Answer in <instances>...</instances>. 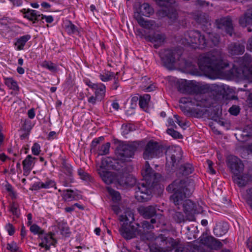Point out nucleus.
Segmentation results:
<instances>
[{
    "instance_id": "1",
    "label": "nucleus",
    "mask_w": 252,
    "mask_h": 252,
    "mask_svg": "<svg viewBox=\"0 0 252 252\" xmlns=\"http://www.w3.org/2000/svg\"><path fill=\"white\" fill-rule=\"evenodd\" d=\"M142 182L136 187V198L139 201L146 202L151 199L153 189L158 182L159 174H157L146 161L141 170Z\"/></svg>"
},
{
    "instance_id": "2",
    "label": "nucleus",
    "mask_w": 252,
    "mask_h": 252,
    "mask_svg": "<svg viewBox=\"0 0 252 252\" xmlns=\"http://www.w3.org/2000/svg\"><path fill=\"white\" fill-rule=\"evenodd\" d=\"M223 58V56L220 51L214 50L199 57V67L208 75H214L222 72L229 66L228 62L224 61Z\"/></svg>"
},
{
    "instance_id": "3",
    "label": "nucleus",
    "mask_w": 252,
    "mask_h": 252,
    "mask_svg": "<svg viewBox=\"0 0 252 252\" xmlns=\"http://www.w3.org/2000/svg\"><path fill=\"white\" fill-rule=\"evenodd\" d=\"M193 183H188L185 180L177 179L169 185L166 191L172 193L169 199L176 206L182 205L185 199L189 197L194 191Z\"/></svg>"
},
{
    "instance_id": "4",
    "label": "nucleus",
    "mask_w": 252,
    "mask_h": 252,
    "mask_svg": "<svg viewBox=\"0 0 252 252\" xmlns=\"http://www.w3.org/2000/svg\"><path fill=\"white\" fill-rule=\"evenodd\" d=\"M180 90L183 93L190 94H195L189 97H182L180 100V102L183 104L190 103L193 105L199 106V102L201 101L202 89L201 87L195 84L192 81L182 83L179 86Z\"/></svg>"
},
{
    "instance_id": "5",
    "label": "nucleus",
    "mask_w": 252,
    "mask_h": 252,
    "mask_svg": "<svg viewBox=\"0 0 252 252\" xmlns=\"http://www.w3.org/2000/svg\"><path fill=\"white\" fill-rule=\"evenodd\" d=\"M183 41L194 47L203 48L208 45V40L204 35L198 30L187 31L184 34Z\"/></svg>"
},
{
    "instance_id": "6",
    "label": "nucleus",
    "mask_w": 252,
    "mask_h": 252,
    "mask_svg": "<svg viewBox=\"0 0 252 252\" xmlns=\"http://www.w3.org/2000/svg\"><path fill=\"white\" fill-rule=\"evenodd\" d=\"M166 166L175 170L182 162L183 152L180 147L169 148L165 152Z\"/></svg>"
},
{
    "instance_id": "7",
    "label": "nucleus",
    "mask_w": 252,
    "mask_h": 252,
    "mask_svg": "<svg viewBox=\"0 0 252 252\" xmlns=\"http://www.w3.org/2000/svg\"><path fill=\"white\" fill-rule=\"evenodd\" d=\"M153 12L154 10L153 8L148 3H144L141 5L140 12L135 13L134 17L140 26L145 29H150L154 26V22L153 21L145 20L144 18L141 16V15L146 17H149Z\"/></svg>"
},
{
    "instance_id": "8",
    "label": "nucleus",
    "mask_w": 252,
    "mask_h": 252,
    "mask_svg": "<svg viewBox=\"0 0 252 252\" xmlns=\"http://www.w3.org/2000/svg\"><path fill=\"white\" fill-rule=\"evenodd\" d=\"M160 56L166 66H170L179 60L182 51L177 49H164L159 52Z\"/></svg>"
},
{
    "instance_id": "9",
    "label": "nucleus",
    "mask_w": 252,
    "mask_h": 252,
    "mask_svg": "<svg viewBox=\"0 0 252 252\" xmlns=\"http://www.w3.org/2000/svg\"><path fill=\"white\" fill-rule=\"evenodd\" d=\"M162 152V146L158 142L149 141L146 145L143 154L145 159L153 158L159 156Z\"/></svg>"
},
{
    "instance_id": "10",
    "label": "nucleus",
    "mask_w": 252,
    "mask_h": 252,
    "mask_svg": "<svg viewBox=\"0 0 252 252\" xmlns=\"http://www.w3.org/2000/svg\"><path fill=\"white\" fill-rule=\"evenodd\" d=\"M135 150L136 148L133 145H120L115 152L117 159L122 162L128 161L129 158L134 156Z\"/></svg>"
},
{
    "instance_id": "11",
    "label": "nucleus",
    "mask_w": 252,
    "mask_h": 252,
    "mask_svg": "<svg viewBox=\"0 0 252 252\" xmlns=\"http://www.w3.org/2000/svg\"><path fill=\"white\" fill-rule=\"evenodd\" d=\"M157 15L159 18L167 17L169 25H173L178 21V12L173 5L158 10Z\"/></svg>"
},
{
    "instance_id": "12",
    "label": "nucleus",
    "mask_w": 252,
    "mask_h": 252,
    "mask_svg": "<svg viewBox=\"0 0 252 252\" xmlns=\"http://www.w3.org/2000/svg\"><path fill=\"white\" fill-rule=\"evenodd\" d=\"M227 165L234 176L242 174L244 170V165L241 159L234 156L227 157Z\"/></svg>"
},
{
    "instance_id": "13",
    "label": "nucleus",
    "mask_w": 252,
    "mask_h": 252,
    "mask_svg": "<svg viewBox=\"0 0 252 252\" xmlns=\"http://www.w3.org/2000/svg\"><path fill=\"white\" fill-rule=\"evenodd\" d=\"M142 222L140 224L135 222L132 223L129 231H126L123 234V237L126 239H131L136 237L137 236L143 237L147 234L145 229H143Z\"/></svg>"
},
{
    "instance_id": "14",
    "label": "nucleus",
    "mask_w": 252,
    "mask_h": 252,
    "mask_svg": "<svg viewBox=\"0 0 252 252\" xmlns=\"http://www.w3.org/2000/svg\"><path fill=\"white\" fill-rule=\"evenodd\" d=\"M120 220L124 221L122 227L120 229V231L123 237V234L126 233V231H129L132 223H135L134 215L131 212H128L126 213L125 215L120 216Z\"/></svg>"
},
{
    "instance_id": "15",
    "label": "nucleus",
    "mask_w": 252,
    "mask_h": 252,
    "mask_svg": "<svg viewBox=\"0 0 252 252\" xmlns=\"http://www.w3.org/2000/svg\"><path fill=\"white\" fill-rule=\"evenodd\" d=\"M216 24L218 29H224L226 33L232 36L233 33L232 20L230 16L221 17L216 20Z\"/></svg>"
},
{
    "instance_id": "16",
    "label": "nucleus",
    "mask_w": 252,
    "mask_h": 252,
    "mask_svg": "<svg viewBox=\"0 0 252 252\" xmlns=\"http://www.w3.org/2000/svg\"><path fill=\"white\" fill-rule=\"evenodd\" d=\"M61 170L68 177V178L65 179L63 182V185L65 187L71 186L70 183L73 182V179L72 178L73 169L71 166L67 163L65 159H62Z\"/></svg>"
},
{
    "instance_id": "17",
    "label": "nucleus",
    "mask_w": 252,
    "mask_h": 252,
    "mask_svg": "<svg viewBox=\"0 0 252 252\" xmlns=\"http://www.w3.org/2000/svg\"><path fill=\"white\" fill-rule=\"evenodd\" d=\"M170 215L173 220L177 223H184L187 220L194 221L195 220L194 215L186 214L185 216L183 212L175 210L170 211Z\"/></svg>"
},
{
    "instance_id": "18",
    "label": "nucleus",
    "mask_w": 252,
    "mask_h": 252,
    "mask_svg": "<svg viewBox=\"0 0 252 252\" xmlns=\"http://www.w3.org/2000/svg\"><path fill=\"white\" fill-rule=\"evenodd\" d=\"M200 242L208 248L216 250L220 249L222 246V243L220 241L212 236L207 235H202L200 237Z\"/></svg>"
},
{
    "instance_id": "19",
    "label": "nucleus",
    "mask_w": 252,
    "mask_h": 252,
    "mask_svg": "<svg viewBox=\"0 0 252 252\" xmlns=\"http://www.w3.org/2000/svg\"><path fill=\"white\" fill-rule=\"evenodd\" d=\"M157 205H149L147 206H140L138 209L140 215L145 219H153L157 216Z\"/></svg>"
},
{
    "instance_id": "20",
    "label": "nucleus",
    "mask_w": 252,
    "mask_h": 252,
    "mask_svg": "<svg viewBox=\"0 0 252 252\" xmlns=\"http://www.w3.org/2000/svg\"><path fill=\"white\" fill-rule=\"evenodd\" d=\"M166 38L165 34L160 33H154L152 35L145 37L147 41L154 44V47L156 49L161 46L164 43Z\"/></svg>"
},
{
    "instance_id": "21",
    "label": "nucleus",
    "mask_w": 252,
    "mask_h": 252,
    "mask_svg": "<svg viewBox=\"0 0 252 252\" xmlns=\"http://www.w3.org/2000/svg\"><path fill=\"white\" fill-rule=\"evenodd\" d=\"M118 182L122 187L128 188L133 186L136 182V180L131 175L126 173L120 175Z\"/></svg>"
},
{
    "instance_id": "22",
    "label": "nucleus",
    "mask_w": 252,
    "mask_h": 252,
    "mask_svg": "<svg viewBox=\"0 0 252 252\" xmlns=\"http://www.w3.org/2000/svg\"><path fill=\"white\" fill-rule=\"evenodd\" d=\"M54 188L56 189V183L54 181L49 179H47L46 181L43 183L41 182H37L34 183L32 186V190H39L41 189H50Z\"/></svg>"
},
{
    "instance_id": "23",
    "label": "nucleus",
    "mask_w": 252,
    "mask_h": 252,
    "mask_svg": "<svg viewBox=\"0 0 252 252\" xmlns=\"http://www.w3.org/2000/svg\"><path fill=\"white\" fill-rule=\"evenodd\" d=\"M170 246L165 250V252H189L188 249L172 238L168 240Z\"/></svg>"
},
{
    "instance_id": "24",
    "label": "nucleus",
    "mask_w": 252,
    "mask_h": 252,
    "mask_svg": "<svg viewBox=\"0 0 252 252\" xmlns=\"http://www.w3.org/2000/svg\"><path fill=\"white\" fill-rule=\"evenodd\" d=\"M227 49L228 53L232 55H242L245 52V46L237 42L230 43Z\"/></svg>"
},
{
    "instance_id": "25",
    "label": "nucleus",
    "mask_w": 252,
    "mask_h": 252,
    "mask_svg": "<svg viewBox=\"0 0 252 252\" xmlns=\"http://www.w3.org/2000/svg\"><path fill=\"white\" fill-rule=\"evenodd\" d=\"M239 24L244 27L252 25V8L248 9L244 14L240 17Z\"/></svg>"
},
{
    "instance_id": "26",
    "label": "nucleus",
    "mask_w": 252,
    "mask_h": 252,
    "mask_svg": "<svg viewBox=\"0 0 252 252\" xmlns=\"http://www.w3.org/2000/svg\"><path fill=\"white\" fill-rule=\"evenodd\" d=\"M22 12L25 14L24 17L32 21L33 23H35L40 20V14H37L35 10L23 9Z\"/></svg>"
},
{
    "instance_id": "27",
    "label": "nucleus",
    "mask_w": 252,
    "mask_h": 252,
    "mask_svg": "<svg viewBox=\"0 0 252 252\" xmlns=\"http://www.w3.org/2000/svg\"><path fill=\"white\" fill-rule=\"evenodd\" d=\"M228 228V225L227 223L224 222H219L214 228V234L218 237L222 236L227 232Z\"/></svg>"
},
{
    "instance_id": "28",
    "label": "nucleus",
    "mask_w": 252,
    "mask_h": 252,
    "mask_svg": "<svg viewBox=\"0 0 252 252\" xmlns=\"http://www.w3.org/2000/svg\"><path fill=\"white\" fill-rule=\"evenodd\" d=\"M184 212L187 214L193 215L196 210V205L195 203L190 199H186L182 204Z\"/></svg>"
},
{
    "instance_id": "29",
    "label": "nucleus",
    "mask_w": 252,
    "mask_h": 252,
    "mask_svg": "<svg viewBox=\"0 0 252 252\" xmlns=\"http://www.w3.org/2000/svg\"><path fill=\"white\" fill-rule=\"evenodd\" d=\"M98 173L103 181L107 185H110L113 183L115 177L112 172L105 171L104 169L99 170Z\"/></svg>"
},
{
    "instance_id": "30",
    "label": "nucleus",
    "mask_w": 252,
    "mask_h": 252,
    "mask_svg": "<svg viewBox=\"0 0 252 252\" xmlns=\"http://www.w3.org/2000/svg\"><path fill=\"white\" fill-rule=\"evenodd\" d=\"M197 22L203 26L202 29L206 32L211 28V25L208 16L205 14H200L197 17Z\"/></svg>"
},
{
    "instance_id": "31",
    "label": "nucleus",
    "mask_w": 252,
    "mask_h": 252,
    "mask_svg": "<svg viewBox=\"0 0 252 252\" xmlns=\"http://www.w3.org/2000/svg\"><path fill=\"white\" fill-rule=\"evenodd\" d=\"M35 158H32V156L28 155L26 158L23 161L24 175L27 176L31 172L32 167L33 160Z\"/></svg>"
},
{
    "instance_id": "32",
    "label": "nucleus",
    "mask_w": 252,
    "mask_h": 252,
    "mask_svg": "<svg viewBox=\"0 0 252 252\" xmlns=\"http://www.w3.org/2000/svg\"><path fill=\"white\" fill-rule=\"evenodd\" d=\"M118 160L117 159H113L110 157H107L102 160L100 168L103 169L110 168L116 169L115 163H118Z\"/></svg>"
},
{
    "instance_id": "33",
    "label": "nucleus",
    "mask_w": 252,
    "mask_h": 252,
    "mask_svg": "<svg viewBox=\"0 0 252 252\" xmlns=\"http://www.w3.org/2000/svg\"><path fill=\"white\" fill-rule=\"evenodd\" d=\"M233 181L240 187H243L246 186L249 181L248 176L244 175L243 173L239 175L232 177Z\"/></svg>"
},
{
    "instance_id": "34",
    "label": "nucleus",
    "mask_w": 252,
    "mask_h": 252,
    "mask_svg": "<svg viewBox=\"0 0 252 252\" xmlns=\"http://www.w3.org/2000/svg\"><path fill=\"white\" fill-rule=\"evenodd\" d=\"M178 168H179V173L185 176L191 174L193 171L192 165L189 163L181 164Z\"/></svg>"
},
{
    "instance_id": "35",
    "label": "nucleus",
    "mask_w": 252,
    "mask_h": 252,
    "mask_svg": "<svg viewBox=\"0 0 252 252\" xmlns=\"http://www.w3.org/2000/svg\"><path fill=\"white\" fill-rule=\"evenodd\" d=\"M31 36L30 35L27 34L18 38L15 43V45L17 46V50H23L26 42L31 39Z\"/></svg>"
},
{
    "instance_id": "36",
    "label": "nucleus",
    "mask_w": 252,
    "mask_h": 252,
    "mask_svg": "<svg viewBox=\"0 0 252 252\" xmlns=\"http://www.w3.org/2000/svg\"><path fill=\"white\" fill-rule=\"evenodd\" d=\"M94 89L95 90V96H96L98 99L100 100L103 98L106 92V87L105 85L102 83H99L98 84L97 88Z\"/></svg>"
},
{
    "instance_id": "37",
    "label": "nucleus",
    "mask_w": 252,
    "mask_h": 252,
    "mask_svg": "<svg viewBox=\"0 0 252 252\" xmlns=\"http://www.w3.org/2000/svg\"><path fill=\"white\" fill-rule=\"evenodd\" d=\"M157 222L156 219H152L150 221L144 220L142 221L143 229H145L147 234L149 231H151L154 228V224Z\"/></svg>"
},
{
    "instance_id": "38",
    "label": "nucleus",
    "mask_w": 252,
    "mask_h": 252,
    "mask_svg": "<svg viewBox=\"0 0 252 252\" xmlns=\"http://www.w3.org/2000/svg\"><path fill=\"white\" fill-rule=\"evenodd\" d=\"M4 83L10 89H12L14 91L19 90V87L16 82L11 78H4Z\"/></svg>"
},
{
    "instance_id": "39",
    "label": "nucleus",
    "mask_w": 252,
    "mask_h": 252,
    "mask_svg": "<svg viewBox=\"0 0 252 252\" xmlns=\"http://www.w3.org/2000/svg\"><path fill=\"white\" fill-rule=\"evenodd\" d=\"M62 196L65 200H71L72 199H76V195L75 192L73 190L66 189L63 191Z\"/></svg>"
},
{
    "instance_id": "40",
    "label": "nucleus",
    "mask_w": 252,
    "mask_h": 252,
    "mask_svg": "<svg viewBox=\"0 0 252 252\" xmlns=\"http://www.w3.org/2000/svg\"><path fill=\"white\" fill-rule=\"evenodd\" d=\"M150 97V95L148 94H145L140 97L139 105L141 108L145 109L147 108Z\"/></svg>"
},
{
    "instance_id": "41",
    "label": "nucleus",
    "mask_w": 252,
    "mask_h": 252,
    "mask_svg": "<svg viewBox=\"0 0 252 252\" xmlns=\"http://www.w3.org/2000/svg\"><path fill=\"white\" fill-rule=\"evenodd\" d=\"M206 32L208 34L209 38L212 44L215 46L217 45L220 42V37L219 35L215 33L211 32L209 30L206 31Z\"/></svg>"
},
{
    "instance_id": "42",
    "label": "nucleus",
    "mask_w": 252,
    "mask_h": 252,
    "mask_svg": "<svg viewBox=\"0 0 252 252\" xmlns=\"http://www.w3.org/2000/svg\"><path fill=\"white\" fill-rule=\"evenodd\" d=\"M42 66L53 72H56L57 71V66L51 62L45 61L43 62Z\"/></svg>"
},
{
    "instance_id": "43",
    "label": "nucleus",
    "mask_w": 252,
    "mask_h": 252,
    "mask_svg": "<svg viewBox=\"0 0 252 252\" xmlns=\"http://www.w3.org/2000/svg\"><path fill=\"white\" fill-rule=\"evenodd\" d=\"M115 75L114 72L107 71L103 74H100L99 76L102 81L105 82L111 80L114 77Z\"/></svg>"
},
{
    "instance_id": "44",
    "label": "nucleus",
    "mask_w": 252,
    "mask_h": 252,
    "mask_svg": "<svg viewBox=\"0 0 252 252\" xmlns=\"http://www.w3.org/2000/svg\"><path fill=\"white\" fill-rule=\"evenodd\" d=\"M157 3L160 6L167 7L174 4L175 0H155Z\"/></svg>"
},
{
    "instance_id": "45",
    "label": "nucleus",
    "mask_w": 252,
    "mask_h": 252,
    "mask_svg": "<svg viewBox=\"0 0 252 252\" xmlns=\"http://www.w3.org/2000/svg\"><path fill=\"white\" fill-rule=\"evenodd\" d=\"M110 147V143L107 142L106 143L103 144L99 149V155H105L109 153V149Z\"/></svg>"
},
{
    "instance_id": "46",
    "label": "nucleus",
    "mask_w": 252,
    "mask_h": 252,
    "mask_svg": "<svg viewBox=\"0 0 252 252\" xmlns=\"http://www.w3.org/2000/svg\"><path fill=\"white\" fill-rule=\"evenodd\" d=\"M239 61L242 63H243V59L242 58H240L238 59ZM243 66V63H242L241 66L238 67L236 64H234L233 65V68L230 70V73L232 74H240L241 71H243L242 69V67Z\"/></svg>"
},
{
    "instance_id": "47",
    "label": "nucleus",
    "mask_w": 252,
    "mask_h": 252,
    "mask_svg": "<svg viewBox=\"0 0 252 252\" xmlns=\"http://www.w3.org/2000/svg\"><path fill=\"white\" fill-rule=\"evenodd\" d=\"M30 231L34 234H38L39 235H41L44 233V231L42 230L39 226L35 224L31 226Z\"/></svg>"
},
{
    "instance_id": "48",
    "label": "nucleus",
    "mask_w": 252,
    "mask_h": 252,
    "mask_svg": "<svg viewBox=\"0 0 252 252\" xmlns=\"http://www.w3.org/2000/svg\"><path fill=\"white\" fill-rule=\"evenodd\" d=\"M78 174L81 179L85 181H91V178L90 175L86 173L83 169L81 168L78 169Z\"/></svg>"
},
{
    "instance_id": "49",
    "label": "nucleus",
    "mask_w": 252,
    "mask_h": 252,
    "mask_svg": "<svg viewBox=\"0 0 252 252\" xmlns=\"http://www.w3.org/2000/svg\"><path fill=\"white\" fill-rule=\"evenodd\" d=\"M243 138L250 137L252 136V125L247 126L241 134Z\"/></svg>"
},
{
    "instance_id": "50",
    "label": "nucleus",
    "mask_w": 252,
    "mask_h": 252,
    "mask_svg": "<svg viewBox=\"0 0 252 252\" xmlns=\"http://www.w3.org/2000/svg\"><path fill=\"white\" fill-rule=\"evenodd\" d=\"M240 108L236 105H232L228 110V112L232 115L237 116L240 112Z\"/></svg>"
},
{
    "instance_id": "51",
    "label": "nucleus",
    "mask_w": 252,
    "mask_h": 252,
    "mask_svg": "<svg viewBox=\"0 0 252 252\" xmlns=\"http://www.w3.org/2000/svg\"><path fill=\"white\" fill-rule=\"evenodd\" d=\"M54 234L50 232V233L48 234H46L45 235L42 236L40 235L39 237L41 239L42 241H44V242L45 243V244L49 243L51 241L53 240V235Z\"/></svg>"
},
{
    "instance_id": "52",
    "label": "nucleus",
    "mask_w": 252,
    "mask_h": 252,
    "mask_svg": "<svg viewBox=\"0 0 252 252\" xmlns=\"http://www.w3.org/2000/svg\"><path fill=\"white\" fill-rule=\"evenodd\" d=\"M167 133L171 135L174 138H180L182 137L181 134L178 131L173 129L168 128L167 130Z\"/></svg>"
},
{
    "instance_id": "53",
    "label": "nucleus",
    "mask_w": 252,
    "mask_h": 252,
    "mask_svg": "<svg viewBox=\"0 0 252 252\" xmlns=\"http://www.w3.org/2000/svg\"><path fill=\"white\" fill-rule=\"evenodd\" d=\"M103 139L104 137L102 136L94 139L91 143V150L95 148L97 145L101 141L103 140Z\"/></svg>"
},
{
    "instance_id": "54",
    "label": "nucleus",
    "mask_w": 252,
    "mask_h": 252,
    "mask_svg": "<svg viewBox=\"0 0 252 252\" xmlns=\"http://www.w3.org/2000/svg\"><path fill=\"white\" fill-rule=\"evenodd\" d=\"M32 152L34 155H38L40 152V147L36 143H34L32 148Z\"/></svg>"
},
{
    "instance_id": "55",
    "label": "nucleus",
    "mask_w": 252,
    "mask_h": 252,
    "mask_svg": "<svg viewBox=\"0 0 252 252\" xmlns=\"http://www.w3.org/2000/svg\"><path fill=\"white\" fill-rule=\"evenodd\" d=\"M118 74L119 73L117 72L115 75L114 77H113V78L114 79V81L113 82V85H112V88L114 90H117L120 85L119 80L118 77H116V75H118Z\"/></svg>"
},
{
    "instance_id": "56",
    "label": "nucleus",
    "mask_w": 252,
    "mask_h": 252,
    "mask_svg": "<svg viewBox=\"0 0 252 252\" xmlns=\"http://www.w3.org/2000/svg\"><path fill=\"white\" fill-rule=\"evenodd\" d=\"M7 249L11 252H16L18 249V247L15 243H11L7 245Z\"/></svg>"
},
{
    "instance_id": "57",
    "label": "nucleus",
    "mask_w": 252,
    "mask_h": 252,
    "mask_svg": "<svg viewBox=\"0 0 252 252\" xmlns=\"http://www.w3.org/2000/svg\"><path fill=\"white\" fill-rule=\"evenodd\" d=\"M206 162L208 164V169L209 170L210 173H211L212 174H216V171L213 168V162L209 159L207 160Z\"/></svg>"
},
{
    "instance_id": "58",
    "label": "nucleus",
    "mask_w": 252,
    "mask_h": 252,
    "mask_svg": "<svg viewBox=\"0 0 252 252\" xmlns=\"http://www.w3.org/2000/svg\"><path fill=\"white\" fill-rule=\"evenodd\" d=\"M40 20L45 19L46 22L48 23H51L53 21V18L52 16H46L43 14H40Z\"/></svg>"
},
{
    "instance_id": "59",
    "label": "nucleus",
    "mask_w": 252,
    "mask_h": 252,
    "mask_svg": "<svg viewBox=\"0 0 252 252\" xmlns=\"http://www.w3.org/2000/svg\"><path fill=\"white\" fill-rule=\"evenodd\" d=\"M67 29L69 32H71V33H75L77 32L75 26L72 23H70L69 25L67 26Z\"/></svg>"
},
{
    "instance_id": "60",
    "label": "nucleus",
    "mask_w": 252,
    "mask_h": 252,
    "mask_svg": "<svg viewBox=\"0 0 252 252\" xmlns=\"http://www.w3.org/2000/svg\"><path fill=\"white\" fill-rule=\"evenodd\" d=\"M97 99H98L97 98V97H96V96H91L90 97H89L88 101L89 103L92 104L93 105H94V104H95L96 100Z\"/></svg>"
},
{
    "instance_id": "61",
    "label": "nucleus",
    "mask_w": 252,
    "mask_h": 252,
    "mask_svg": "<svg viewBox=\"0 0 252 252\" xmlns=\"http://www.w3.org/2000/svg\"><path fill=\"white\" fill-rule=\"evenodd\" d=\"M7 231L10 235H12L14 233L15 229L11 224L9 223L7 225Z\"/></svg>"
},
{
    "instance_id": "62",
    "label": "nucleus",
    "mask_w": 252,
    "mask_h": 252,
    "mask_svg": "<svg viewBox=\"0 0 252 252\" xmlns=\"http://www.w3.org/2000/svg\"><path fill=\"white\" fill-rule=\"evenodd\" d=\"M86 84L89 87H90L91 88H92L93 89H94L95 88H97V86L98 84L93 83L90 80L86 81Z\"/></svg>"
},
{
    "instance_id": "63",
    "label": "nucleus",
    "mask_w": 252,
    "mask_h": 252,
    "mask_svg": "<svg viewBox=\"0 0 252 252\" xmlns=\"http://www.w3.org/2000/svg\"><path fill=\"white\" fill-rule=\"evenodd\" d=\"M10 211L13 215H17V207L15 204H13L11 205Z\"/></svg>"
},
{
    "instance_id": "64",
    "label": "nucleus",
    "mask_w": 252,
    "mask_h": 252,
    "mask_svg": "<svg viewBox=\"0 0 252 252\" xmlns=\"http://www.w3.org/2000/svg\"><path fill=\"white\" fill-rule=\"evenodd\" d=\"M247 49L252 51V36L249 39L247 44Z\"/></svg>"
}]
</instances>
